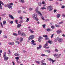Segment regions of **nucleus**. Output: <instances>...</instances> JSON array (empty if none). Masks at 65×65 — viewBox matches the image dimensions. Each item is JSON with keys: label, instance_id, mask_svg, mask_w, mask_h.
<instances>
[{"label": "nucleus", "instance_id": "nucleus-1", "mask_svg": "<svg viewBox=\"0 0 65 65\" xmlns=\"http://www.w3.org/2000/svg\"><path fill=\"white\" fill-rule=\"evenodd\" d=\"M33 19H34V20H36L37 22L38 21V18H37L36 14H33Z\"/></svg>", "mask_w": 65, "mask_h": 65}, {"label": "nucleus", "instance_id": "nucleus-2", "mask_svg": "<svg viewBox=\"0 0 65 65\" xmlns=\"http://www.w3.org/2000/svg\"><path fill=\"white\" fill-rule=\"evenodd\" d=\"M34 35H31L28 38L29 40H33V38H34Z\"/></svg>", "mask_w": 65, "mask_h": 65}, {"label": "nucleus", "instance_id": "nucleus-3", "mask_svg": "<svg viewBox=\"0 0 65 65\" xmlns=\"http://www.w3.org/2000/svg\"><path fill=\"white\" fill-rule=\"evenodd\" d=\"M47 10L49 9V11H51L53 9V8H52L51 6H49L47 7Z\"/></svg>", "mask_w": 65, "mask_h": 65}, {"label": "nucleus", "instance_id": "nucleus-4", "mask_svg": "<svg viewBox=\"0 0 65 65\" xmlns=\"http://www.w3.org/2000/svg\"><path fill=\"white\" fill-rule=\"evenodd\" d=\"M7 7H8V8H9V9H12V6L11 5H10L9 4H7Z\"/></svg>", "mask_w": 65, "mask_h": 65}, {"label": "nucleus", "instance_id": "nucleus-5", "mask_svg": "<svg viewBox=\"0 0 65 65\" xmlns=\"http://www.w3.org/2000/svg\"><path fill=\"white\" fill-rule=\"evenodd\" d=\"M43 38L42 37L39 36V38L38 39V41L40 42V41H41V39H42Z\"/></svg>", "mask_w": 65, "mask_h": 65}, {"label": "nucleus", "instance_id": "nucleus-6", "mask_svg": "<svg viewBox=\"0 0 65 65\" xmlns=\"http://www.w3.org/2000/svg\"><path fill=\"white\" fill-rule=\"evenodd\" d=\"M31 42L32 43H31V44H33L34 45H36V43H34V42H35V41H34L33 40H32L31 41Z\"/></svg>", "mask_w": 65, "mask_h": 65}, {"label": "nucleus", "instance_id": "nucleus-7", "mask_svg": "<svg viewBox=\"0 0 65 65\" xmlns=\"http://www.w3.org/2000/svg\"><path fill=\"white\" fill-rule=\"evenodd\" d=\"M4 60L5 61H7L8 59V57H6V56H5L4 57Z\"/></svg>", "mask_w": 65, "mask_h": 65}, {"label": "nucleus", "instance_id": "nucleus-8", "mask_svg": "<svg viewBox=\"0 0 65 65\" xmlns=\"http://www.w3.org/2000/svg\"><path fill=\"white\" fill-rule=\"evenodd\" d=\"M9 16L12 19H14V17H13V16H12L10 14H9Z\"/></svg>", "mask_w": 65, "mask_h": 65}, {"label": "nucleus", "instance_id": "nucleus-9", "mask_svg": "<svg viewBox=\"0 0 65 65\" xmlns=\"http://www.w3.org/2000/svg\"><path fill=\"white\" fill-rule=\"evenodd\" d=\"M58 39V41L59 42H62V41H63V39H62V38L59 39V38Z\"/></svg>", "mask_w": 65, "mask_h": 65}, {"label": "nucleus", "instance_id": "nucleus-10", "mask_svg": "<svg viewBox=\"0 0 65 65\" xmlns=\"http://www.w3.org/2000/svg\"><path fill=\"white\" fill-rule=\"evenodd\" d=\"M56 32L57 34H60V33H62V31L60 30L59 31L57 30L56 31Z\"/></svg>", "mask_w": 65, "mask_h": 65}, {"label": "nucleus", "instance_id": "nucleus-11", "mask_svg": "<svg viewBox=\"0 0 65 65\" xmlns=\"http://www.w3.org/2000/svg\"><path fill=\"white\" fill-rule=\"evenodd\" d=\"M21 35L22 36H26V34L24 33H22L21 34Z\"/></svg>", "mask_w": 65, "mask_h": 65}, {"label": "nucleus", "instance_id": "nucleus-12", "mask_svg": "<svg viewBox=\"0 0 65 65\" xmlns=\"http://www.w3.org/2000/svg\"><path fill=\"white\" fill-rule=\"evenodd\" d=\"M21 26H22V25H21V24H18V25H17V27L18 28H20V27H21Z\"/></svg>", "mask_w": 65, "mask_h": 65}, {"label": "nucleus", "instance_id": "nucleus-13", "mask_svg": "<svg viewBox=\"0 0 65 65\" xmlns=\"http://www.w3.org/2000/svg\"><path fill=\"white\" fill-rule=\"evenodd\" d=\"M46 30L47 32H50V31H52V29L51 28H48L46 29Z\"/></svg>", "mask_w": 65, "mask_h": 65}, {"label": "nucleus", "instance_id": "nucleus-14", "mask_svg": "<svg viewBox=\"0 0 65 65\" xmlns=\"http://www.w3.org/2000/svg\"><path fill=\"white\" fill-rule=\"evenodd\" d=\"M14 55L15 56H19L20 55V54H19V53L17 52L14 54Z\"/></svg>", "mask_w": 65, "mask_h": 65}, {"label": "nucleus", "instance_id": "nucleus-15", "mask_svg": "<svg viewBox=\"0 0 65 65\" xmlns=\"http://www.w3.org/2000/svg\"><path fill=\"white\" fill-rule=\"evenodd\" d=\"M48 43H46L45 44L44 46H43L44 48H45V47L46 46H48Z\"/></svg>", "mask_w": 65, "mask_h": 65}, {"label": "nucleus", "instance_id": "nucleus-16", "mask_svg": "<svg viewBox=\"0 0 65 65\" xmlns=\"http://www.w3.org/2000/svg\"><path fill=\"white\" fill-rule=\"evenodd\" d=\"M19 2L22 3H24L25 2V1L24 0H19Z\"/></svg>", "mask_w": 65, "mask_h": 65}, {"label": "nucleus", "instance_id": "nucleus-17", "mask_svg": "<svg viewBox=\"0 0 65 65\" xmlns=\"http://www.w3.org/2000/svg\"><path fill=\"white\" fill-rule=\"evenodd\" d=\"M23 40V38H20V42H22V41Z\"/></svg>", "mask_w": 65, "mask_h": 65}, {"label": "nucleus", "instance_id": "nucleus-18", "mask_svg": "<svg viewBox=\"0 0 65 65\" xmlns=\"http://www.w3.org/2000/svg\"><path fill=\"white\" fill-rule=\"evenodd\" d=\"M6 52H5L4 53V54H3V57L4 58V57H6Z\"/></svg>", "mask_w": 65, "mask_h": 65}, {"label": "nucleus", "instance_id": "nucleus-19", "mask_svg": "<svg viewBox=\"0 0 65 65\" xmlns=\"http://www.w3.org/2000/svg\"><path fill=\"white\" fill-rule=\"evenodd\" d=\"M58 54H55L53 55L54 57H58Z\"/></svg>", "mask_w": 65, "mask_h": 65}, {"label": "nucleus", "instance_id": "nucleus-20", "mask_svg": "<svg viewBox=\"0 0 65 65\" xmlns=\"http://www.w3.org/2000/svg\"><path fill=\"white\" fill-rule=\"evenodd\" d=\"M5 24H6V21H3V25H5Z\"/></svg>", "mask_w": 65, "mask_h": 65}, {"label": "nucleus", "instance_id": "nucleus-21", "mask_svg": "<svg viewBox=\"0 0 65 65\" xmlns=\"http://www.w3.org/2000/svg\"><path fill=\"white\" fill-rule=\"evenodd\" d=\"M61 16V15L60 14H58L57 15V18H59V17H60V16Z\"/></svg>", "mask_w": 65, "mask_h": 65}, {"label": "nucleus", "instance_id": "nucleus-22", "mask_svg": "<svg viewBox=\"0 0 65 65\" xmlns=\"http://www.w3.org/2000/svg\"><path fill=\"white\" fill-rule=\"evenodd\" d=\"M2 4V5H4V4H3V2H2V1H0V5H1V4Z\"/></svg>", "mask_w": 65, "mask_h": 65}, {"label": "nucleus", "instance_id": "nucleus-23", "mask_svg": "<svg viewBox=\"0 0 65 65\" xmlns=\"http://www.w3.org/2000/svg\"><path fill=\"white\" fill-rule=\"evenodd\" d=\"M59 37H57V38L54 41L55 42H56L58 39H59Z\"/></svg>", "mask_w": 65, "mask_h": 65}, {"label": "nucleus", "instance_id": "nucleus-24", "mask_svg": "<svg viewBox=\"0 0 65 65\" xmlns=\"http://www.w3.org/2000/svg\"><path fill=\"white\" fill-rule=\"evenodd\" d=\"M5 15H6V13L2 14L1 15V17H3V16H5Z\"/></svg>", "mask_w": 65, "mask_h": 65}, {"label": "nucleus", "instance_id": "nucleus-25", "mask_svg": "<svg viewBox=\"0 0 65 65\" xmlns=\"http://www.w3.org/2000/svg\"><path fill=\"white\" fill-rule=\"evenodd\" d=\"M26 19H27L26 20V22H28L29 21V19L28 18H26Z\"/></svg>", "mask_w": 65, "mask_h": 65}, {"label": "nucleus", "instance_id": "nucleus-26", "mask_svg": "<svg viewBox=\"0 0 65 65\" xmlns=\"http://www.w3.org/2000/svg\"><path fill=\"white\" fill-rule=\"evenodd\" d=\"M19 58H20L19 57H16L15 58L16 61H17V60H19Z\"/></svg>", "mask_w": 65, "mask_h": 65}, {"label": "nucleus", "instance_id": "nucleus-27", "mask_svg": "<svg viewBox=\"0 0 65 65\" xmlns=\"http://www.w3.org/2000/svg\"><path fill=\"white\" fill-rule=\"evenodd\" d=\"M38 4L39 6H41V3L39 2Z\"/></svg>", "mask_w": 65, "mask_h": 65}, {"label": "nucleus", "instance_id": "nucleus-28", "mask_svg": "<svg viewBox=\"0 0 65 65\" xmlns=\"http://www.w3.org/2000/svg\"><path fill=\"white\" fill-rule=\"evenodd\" d=\"M19 22L20 24H21V23H22L23 22V20H20L19 21Z\"/></svg>", "mask_w": 65, "mask_h": 65}, {"label": "nucleus", "instance_id": "nucleus-29", "mask_svg": "<svg viewBox=\"0 0 65 65\" xmlns=\"http://www.w3.org/2000/svg\"><path fill=\"white\" fill-rule=\"evenodd\" d=\"M55 26H56V27H57V28H59V27H60V25H59L55 24Z\"/></svg>", "mask_w": 65, "mask_h": 65}, {"label": "nucleus", "instance_id": "nucleus-30", "mask_svg": "<svg viewBox=\"0 0 65 65\" xmlns=\"http://www.w3.org/2000/svg\"><path fill=\"white\" fill-rule=\"evenodd\" d=\"M44 63V60H41V63Z\"/></svg>", "mask_w": 65, "mask_h": 65}, {"label": "nucleus", "instance_id": "nucleus-31", "mask_svg": "<svg viewBox=\"0 0 65 65\" xmlns=\"http://www.w3.org/2000/svg\"><path fill=\"white\" fill-rule=\"evenodd\" d=\"M18 13H21V10H19L18 11Z\"/></svg>", "mask_w": 65, "mask_h": 65}, {"label": "nucleus", "instance_id": "nucleus-32", "mask_svg": "<svg viewBox=\"0 0 65 65\" xmlns=\"http://www.w3.org/2000/svg\"><path fill=\"white\" fill-rule=\"evenodd\" d=\"M51 28L53 29H55V27L54 26H51Z\"/></svg>", "mask_w": 65, "mask_h": 65}, {"label": "nucleus", "instance_id": "nucleus-33", "mask_svg": "<svg viewBox=\"0 0 65 65\" xmlns=\"http://www.w3.org/2000/svg\"><path fill=\"white\" fill-rule=\"evenodd\" d=\"M46 51L48 53H51V51L48 50H46Z\"/></svg>", "mask_w": 65, "mask_h": 65}, {"label": "nucleus", "instance_id": "nucleus-34", "mask_svg": "<svg viewBox=\"0 0 65 65\" xmlns=\"http://www.w3.org/2000/svg\"><path fill=\"white\" fill-rule=\"evenodd\" d=\"M46 55L44 54H42L41 55V56L42 57H43L44 56H46Z\"/></svg>", "mask_w": 65, "mask_h": 65}, {"label": "nucleus", "instance_id": "nucleus-35", "mask_svg": "<svg viewBox=\"0 0 65 65\" xmlns=\"http://www.w3.org/2000/svg\"><path fill=\"white\" fill-rule=\"evenodd\" d=\"M2 53V50H0V57L1 56V53Z\"/></svg>", "mask_w": 65, "mask_h": 65}, {"label": "nucleus", "instance_id": "nucleus-36", "mask_svg": "<svg viewBox=\"0 0 65 65\" xmlns=\"http://www.w3.org/2000/svg\"><path fill=\"white\" fill-rule=\"evenodd\" d=\"M63 22H60L59 23H58V24H59V25H61V24H63Z\"/></svg>", "mask_w": 65, "mask_h": 65}, {"label": "nucleus", "instance_id": "nucleus-37", "mask_svg": "<svg viewBox=\"0 0 65 65\" xmlns=\"http://www.w3.org/2000/svg\"><path fill=\"white\" fill-rule=\"evenodd\" d=\"M55 52H59V50L57 49H55Z\"/></svg>", "mask_w": 65, "mask_h": 65}, {"label": "nucleus", "instance_id": "nucleus-38", "mask_svg": "<svg viewBox=\"0 0 65 65\" xmlns=\"http://www.w3.org/2000/svg\"><path fill=\"white\" fill-rule=\"evenodd\" d=\"M33 10V8H29V10H30V11H32V10Z\"/></svg>", "mask_w": 65, "mask_h": 65}, {"label": "nucleus", "instance_id": "nucleus-39", "mask_svg": "<svg viewBox=\"0 0 65 65\" xmlns=\"http://www.w3.org/2000/svg\"><path fill=\"white\" fill-rule=\"evenodd\" d=\"M15 22H16V24H18V20H15Z\"/></svg>", "mask_w": 65, "mask_h": 65}, {"label": "nucleus", "instance_id": "nucleus-40", "mask_svg": "<svg viewBox=\"0 0 65 65\" xmlns=\"http://www.w3.org/2000/svg\"><path fill=\"white\" fill-rule=\"evenodd\" d=\"M45 26H46V25H45V24H44V25H42L43 27V28H45Z\"/></svg>", "mask_w": 65, "mask_h": 65}, {"label": "nucleus", "instance_id": "nucleus-41", "mask_svg": "<svg viewBox=\"0 0 65 65\" xmlns=\"http://www.w3.org/2000/svg\"><path fill=\"white\" fill-rule=\"evenodd\" d=\"M13 35H16V36L18 35V34L15 33H13Z\"/></svg>", "mask_w": 65, "mask_h": 65}, {"label": "nucleus", "instance_id": "nucleus-42", "mask_svg": "<svg viewBox=\"0 0 65 65\" xmlns=\"http://www.w3.org/2000/svg\"><path fill=\"white\" fill-rule=\"evenodd\" d=\"M65 7L64 6H62L61 7V8H62V9L64 8Z\"/></svg>", "mask_w": 65, "mask_h": 65}, {"label": "nucleus", "instance_id": "nucleus-43", "mask_svg": "<svg viewBox=\"0 0 65 65\" xmlns=\"http://www.w3.org/2000/svg\"><path fill=\"white\" fill-rule=\"evenodd\" d=\"M46 8H44V7H42L41 8V9L42 10H43L44 9H46Z\"/></svg>", "mask_w": 65, "mask_h": 65}, {"label": "nucleus", "instance_id": "nucleus-44", "mask_svg": "<svg viewBox=\"0 0 65 65\" xmlns=\"http://www.w3.org/2000/svg\"><path fill=\"white\" fill-rule=\"evenodd\" d=\"M57 12V10L54 9V12L55 13V12Z\"/></svg>", "mask_w": 65, "mask_h": 65}, {"label": "nucleus", "instance_id": "nucleus-45", "mask_svg": "<svg viewBox=\"0 0 65 65\" xmlns=\"http://www.w3.org/2000/svg\"><path fill=\"white\" fill-rule=\"evenodd\" d=\"M54 34H53L51 36V38H52L53 37V36H54Z\"/></svg>", "mask_w": 65, "mask_h": 65}, {"label": "nucleus", "instance_id": "nucleus-46", "mask_svg": "<svg viewBox=\"0 0 65 65\" xmlns=\"http://www.w3.org/2000/svg\"><path fill=\"white\" fill-rule=\"evenodd\" d=\"M16 43L18 44H20V42H18V41H16Z\"/></svg>", "mask_w": 65, "mask_h": 65}, {"label": "nucleus", "instance_id": "nucleus-47", "mask_svg": "<svg viewBox=\"0 0 65 65\" xmlns=\"http://www.w3.org/2000/svg\"><path fill=\"white\" fill-rule=\"evenodd\" d=\"M20 34H21V32H20V31H18V35H20Z\"/></svg>", "mask_w": 65, "mask_h": 65}, {"label": "nucleus", "instance_id": "nucleus-48", "mask_svg": "<svg viewBox=\"0 0 65 65\" xmlns=\"http://www.w3.org/2000/svg\"><path fill=\"white\" fill-rule=\"evenodd\" d=\"M38 13H39L40 15L41 16H42V14H41V13H40V12H38Z\"/></svg>", "mask_w": 65, "mask_h": 65}, {"label": "nucleus", "instance_id": "nucleus-49", "mask_svg": "<svg viewBox=\"0 0 65 65\" xmlns=\"http://www.w3.org/2000/svg\"><path fill=\"white\" fill-rule=\"evenodd\" d=\"M48 42L49 43H50V44H51L52 43V42H51V41L50 40L48 41Z\"/></svg>", "mask_w": 65, "mask_h": 65}, {"label": "nucleus", "instance_id": "nucleus-50", "mask_svg": "<svg viewBox=\"0 0 65 65\" xmlns=\"http://www.w3.org/2000/svg\"><path fill=\"white\" fill-rule=\"evenodd\" d=\"M61 56V54H60L58 56V57H57V58H60V57Z\"/></svg>", "mask_w": 65, "mask_h": 65}, {"label": "nucleus", "instance_id": "nucleus-51", "mask_svg": "<svg viewBox=\"0 0 65 65\" xmlns=\"http://www.w3.org/2000/svg\"><path fill=\"white\" fill-rule=\"evenodd\" d=\"M42 4H44V3H45V2H44V1H43L42 2Z\"/></svg>", "mask_w": 65, "mask_h": 65}, {"label": "nucleus", "instance_id": "nucleus-52", "mask_svg": "<svg viewBox=\"0 0 65 65\" xmlns=\"http://www.w3.org/2000/svg\"><path fill=\"white\" fill-rule=\"evenodd\" d=\"M0 24L1 25V26L2 27H3V25H2V23L1 22H0Z\"/></svg>", "mask_w": 65, "mask_h": 65}, {"label": "nucleus", "instance_id": "nucleus-53", "mask_svg": "<svg viewBox=\"0 0 65 65\" xmlns=\"http://www.w3.org/2000/svg\"><path fill=\"white\" fill-rule=\"evenodd\" d=\"M38 9V8H37L35 10L37 12H38V9Z\"/></svg>", "mask_w": 65, "mask_h": 65}, {"label": "nucleus", "instance_id": "nucleus-54", "mask_svg": "<svg viewBox=\"0 0 65 65\" xmlns=\"http://www.w3.org/2000/svg\"><path fill=\"white\" fill-rule=\"evenodd\" d=\"M43 37H47V35H43Z\"/></svg>", "mask_w": 65, "mask_h": 65}, {"label": "nucleus", "instance_id": "nucleus-55", "mask_svg": "<svg viewBox=\"0 0 65 65\" xmlns=\"http://www.w3.org/2000/svg\"><path fill=\"white\" fill-rule=\"evenodd\" d=\"M45 40H49V38H45Z\"/></svg>", "mask_w": 65, "mask_h": 65}, {"label": "nucleus", "instance_id": "nucleus-56", "mask_svg": "<svg viewBox=\"0 0 65 65\" xmlns=\"http://www.w3.org/2000/svg\"><path fill=\"white\" fill-rule=\"evenodd\" d=\"M0 9H2V7L1 5H0Z\"/></svg>", "mask_w": 65, "mask_h": 65}, {"label": "nucleus", "instance_id": "nucleus-57", "mask_svg": "<svg viewBox=\"0 0 65 65\" xmlns=\"http://www.w3.org/2000/svg\"><path fill=\"white\" fill-rule=\"evenodd\" d=\"M10 5H13V4L12 3H10V4H9Z\"/></svg>", "mask_w": 65, "mask_h": 65}, {"label": "nucleus", "instance_id": "nucleus-58", "mask_svg": "<svg viewBox=\"0 0 65 65\" xmlns=\"http://www.w3.org/2000/svg\"><path fill=\"white\" fill-rule=\"evenodd\" d=\"M10 24H13V21H11V22H10Z\"/></svg>", "mask_w": 65, "mask_h": 65}, {"label": "nucleus", "instance_id": "nucleus-59", "mask_svg": "<svg viewBox=\"0 0 65 65\" xmlns=\"http://www.w3.org/2000/svg\"><path fill=\"white\" fill-rule=\"evenodd\" d=\"M52 62L53 64V63L54 62H56V61L55 60H52Z\"/></svg>", "mask_w": 65, "mask_h": 65}, {"label": "nucleus", "instance_id": "nucleus-60", "mask_svg": "<svg viewBox=\"0 0 65 65\" xmlns=\"http://www.w3.org/2000/svg\"><path fill=\"white\" fill-rule=\"evenodd\" d=\"M36 63H38V64H39V62L38 61H36Z\"/></svg>", "mask_w": 65, "mask_h": 65}, {"label": "nucleus", "instance_id": "nucleus-61", "mask_svg": "<svg viewBox=\"0 0 65 65\" xmlns=\"http://www.w3.org/2000/svg\"><path fill=\"white\" fill-rule=\"evenodd\" d=\"M4 37L6 38H7V36H4Z\"/></svg>", "mask_w": 65, "mask_h": 65}, {"label": "nucleus", "instance_id": "nucleus-62", "mask_svg": "<svg viewBox=\"0 0 65 65\" xmlns=\"http://www.w3.org/2000/svg\"><path fill=\"white\" fill-rule=\"evenodd\" d=\"M52 60H53V59H52L51 58H50L49 59V61H52Z\"/></svg>", "mask_w": 65, "mask_h": 65}, {"label": "nucleus", "instance_id": "nucleus-63", "mask_svg": "<svg viewBox=\"0 0 65 65\" xmlns=\"http://www.w3.org/2000/svg\"><path fill=\"white\" fill-rule=\"evenodd\" d=\"M22 7L23 9H25V8H26V7Z\"/></svg>", "mask_w": 65, "mask_h": 65}, {"label": "nucleus", "instance_id": "nucleus-64", "mask_svg": "<svg viewBox=\"0 0 65 65\" xmlns=\"http://www.w3.org/2000/svg\"><path fill=\"white\" fill-rule=\"evenodd\" d=\"M37 50H40V48H39V47H37Z\"/></svg>", "mask_w": 65, "mask_h": 65}]
</instances>
